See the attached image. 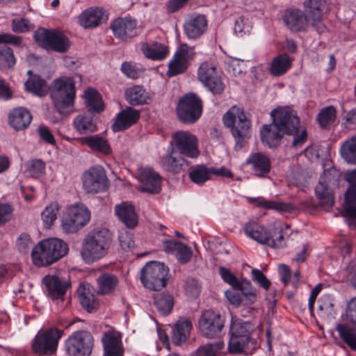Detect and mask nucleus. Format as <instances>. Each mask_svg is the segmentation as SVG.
Wrapping results in <instances>:
<instances>
[{
    "instance_id": "obj_1",
    "label": "nucleus",
    "mask_w": 356,
    "mask_h": 356,
    "mask_svg": "<svg viewBox=\"0 0 356 356\" xmlns=\"http://www.w3.org/2000/svg\"><path fill=\"white\" fill-rule=\"evenodd\" d=\"M273 122L260 130L262 143L268 147H276L284 134L293 136L292 146H301L307 139L306 129L300 126L297 114L289 108H279L270 113Z\"/></svg>"
},
{
    "instance_id": "obj_2",
    "label": "nucleus",
    "mask_w": 356,
    "mask_h": 356,
    "mask_svg": "<svg viewBox=\"0 0 356 356\" xmlns=\"http://www.w3.org/2000/svg\"><path fill=\"white\" fill-rule=\"evenodd\" d=\"M111 243V236L106 228L94 229L88 233L82 242L81 256L87 264H92L104 258Z\"/></svg>"
},
{
    "instance_id": "obj_3",
    "label": "nucleus",
    "mask_w": 356,
    "mask_h": 356,
    "mask_svg": "<svg viewBox=\"0 0 356 356\" xmlns=\"http://www.w3.org/2000/svg\"><path fill=\"white\" fill-rule=\"evenodd\" d=\"M68 246L63 240L57 238L41 241L31 252L33 264L38 267L48 266L67 254Z\"/></svg>"
},
{
    "instance_id": "obj_4",
    "label": "nucleus",
    "mask_w": 356,
    "mask_h": 356,
    "mask_svg": "<svg viewBox=\"0 0 356 356\" xmlns=\"http://www.w3.org/2000/svg\"><path fill=\"white\" fill-rule=\"evenodd\" d=\"M84 97L88 110L78 115L73 121L74 128L81 134L97 131V127L94 113H99L104 110L101 97L95 90L92 88L86 90Z\"/></svg>"
},
{
    "instance_id": "obj_5",
    "label": "nucleus",
    "mask_w": 356,
    "mask_h": 356,
    "mask_svg": "<svg viewBox=\"0 0 356 356\" xmlns=\"http://www.w3.org/2000/svg\"><path fill=\"white\" fill-rule=\"evenodd\" d=\"M224 124L231 128V133L236 140L234 149L239 150L248 143L250 138V120L243 109L232 107L223 116Z\"/></svg>"
},
{
    "instance_id": "obj_6",
    "label": "nucleus",
    "mask_w": 356,
    "mask_h": 356,
    "mask_svg": "<svg viewBox=\"0 0 356 356\" xmlns=\"http://www.w3.org/2000/svg\"><path fill=\"white\" fill-rule=\"evenodd\" d=\"M51 97L60 114L70 113L75 97V86L72 79L63 76L54 80L51 87Z\"/></svg>"
},
{
    "instance_id": "obj_7",
    "label": "nucleus",
    "mask_w": 356,
    "mask_h": 356,
    "mask_svg": "<svg viewBox=\"0 0 356 356\" xmlns=\"http://www.w3.org/2000/svg\"><path fill=\"white\" fill-rule=\"evenodd\" d=\"M244 232L253 240L273 248H282L285 245L284 232L282 227L274 226L266 229L255 222H248L244 227Z\"/></svg>"
},
{
    "instance_id": "obj_8",
    "label": "nucleus",
    "mask_w": 356,
    "mask_h": 356,
    "mask_svg": "<svg viewBox=\"0 0 356 356\" xmlns=\"http://www.w3.org/2000/svg\"><path fill=\"white\" fill-rule=\"evenodd\" d=\"M33 37L39 46L58 53L67 51L71 46L69 38L57 29L41 28L35 31Z\"/></svg>"
},
{
    "instance_id": "obj_9",
    "label": "nucleus",
    "mask_w": 356,
    "mask_h": 356,
    "mask_svg": "<svg viewBox=\"0 0 356 356\" xmlns=\"http://www.w3.org/2000/svg\"><path fill=\"white\" fill-rule=\"evenodd\" d=\"M339 173L334 168L325 170L320 177L314 191L319 204L324 209H330L334 204V188L337 185Z\"/></svg>"
},
{
    "instance_id": "obj_10",
    "label": "nucleus",
    "mask_w": 356,
    "mask_h": 356,
    "mask_svg": "<svg viewBox=\"0 0 356 356\" xmlns=\"http://www.w3.org/2000/svg\"><path fill=\"white\" fill-rule=\"evenodd\" d=\"M168 268L159 261H150L140 270V281L145 287L158 291L166 284Z\"/></svg>"
},
{
    "instance_id": "obj_11",
    "label": "nucleus",
    "mask_w": 356,
    "mask_h": 356,
    "mask_svg": "<svg viewBox=\"0 0 356 356\" xmlns=\"http://www.w3.org/2000/svg\"><path fill=\"white\" fill-rule=\"evenodd\" d=\"M64 331L56 327H51L40 331L32 341L33 351L39 355H51L58 348L59 339Z\"/></svg>"
},
{
    "instance_id": "obj_12",
    "label": "nucleus",
    "mask_w": 356,
    "mask_h": 356,
    "mask_svg": "<svg viewBox=\"0 0 356 356\" xmlns=\"http://www.w3.org/2000/svg\"><path fill=\"white\" fill-rule=\"evenodd\" d=\"M202 101L194 93L182 97L177 106L179 120L185 124L195 123L202 114Z\"/></svg>"
},
{
    "instance_id": "obj_13",
    "label": "nucleus",
    "mask_w": 356,
    "mask_h": 356,
    "mask_svg": "<svg viewBox=\"0 0 356 356\" xmlns=\"http://www.w3.org/2000/svg\"><path fill=\"white\" fill-rule=\"evenodd\" d=\"M93 346V337L86 330L73 332L65 343V351L69 356H89Z\"/></svg>"
},
{
    "instance_id": "obj_14",
    "label": "nucleus",
    "mask_w": 356,
    "mask_h": 356,
    "mask_svg": "<svg viewBox=\"0 0 356 356\" xmlns=\"http://www.w3.org/2000/svg\"><path fill=\"white\" fill-rule=\"evenodd\" d=\"M83 188L88 193H98L108 188V179L104 169L95 165L82 175Z\"/></svg>"
},
{
    "instance_id": "obj_15",
    "label": "nucleus",
    "mask_w": 356,
    "mask_h": 356,
    "mask_svg": "<svg viewBox=\"0 0 356 356\" xmlns=\"http://www.w3.org/2000/svg\"><path fill=\"white\" fill-rule=\"evenodd\" d=\"M195 55L194 47H189L185 43L180 44L168 64L167 75L172 77L184 73L189 67Z\"/></svg>"
},
{
    "instance_id": "obj_16",
    "label": "nucleus",
    "mask_w": 356,
    "mask_h": 356,
    "mask_svg": "<svg viewBox=\"0 0 356 356\" xmlns=\"http://www.w3.org/2000/svg\"><path fill=\"white\" fill-rule=\"evenodd\" d=\"M170 146L176 148L180 155L197 158L200 154L197 138L188 131H179L172 135Z\"/></svg>"
},
{
    "instance_id": "obj_17",
    "label": "nucleus",
    "mask_w": 356,
    "mask_h": 356,
    "mask_svg": "<svg viewBox=\"0 0 356 356\" xmlns=\"http://www.w3.org/2000/svg\"><path fill=\"white\" fill-rule=\"evenodd\" d=\"M223 327L224 318L213 310L204 311L199 319L200 331L207 338L220 337Z\"/></svg>"
},
{
    "instance_id": "obj_18",
    "label": "nucleus",
    "mask_w": 356,
    "mask_h": 356,
    "mask_svg": "<svg viewBox=\"0 0 356 356\" xmlns=\"http://www.w3.org/2000/svg\"><path fill=\"white\" fill-rule=\"evenodd\" d=\"M198 79L213 95H220L225 90V84L216 67L207 62L202 63L198 69Z\"/></svg>"
},
{
    "instance_id": "obj_19",
    "label": "nucleus",
    "mask_w": 356,
    "mask_h": 356,
    "mask_svg": "<svg viewBox=\"0 0 356 356\" xmlns=\"http://www.w3.org/2000/svg\"><path fill=\"white\" fill-rule=\"evenodd\" d=\"M345 179L349 188L345 193V217L349 226L356 227V169L348 172Z\"/></svg>"
},
{
    "instance_id": "obj_20",
    "label": "nucleus",
    "mask_w": 356,
    "mask_h": 356,
    "mask_svg": "<svg viewBox=\"0 0 356 356\" xmlns=\"http://www.w3.org/2000/svg\"><path fill=\"white\" fill-rule=\"evenodd\" d=\"M304 8L310 25L318 33H323L325 29L323 20L327 10L326 0H305Z\"/></svg>"
},
{
    "instance_id": "obj_21",
    "label": "nucleus",
    "mask_w": 356,
    "mask_h": 356,
    "mask_svg": "<svg viewBox=\"0 0 356 356\" xmlns=\"http://www.w3.org/2000/svg\"><path fill=\"white\" fill-rule=\"evenodd\" d=\"M48 296L53 300H63L67 290L71 286L69 280L61 279L56 275H47L42 280Z\"/></svg>"
},
{
    "instance_id": "obj_22",
    "label": "nucleus",
    "mask_w": 356,
    "mask_h": 356,
    "mask_svg": "<svg viewBox=\"0 0 356 356\" xmlns=\"http://www.w3.org/2000/svg\"><path fill=\"white\" fill-rule=\"evenodd\" d=\"M138 179L140 182L142 191L156 194L161 189V177L158 172L153 169L146 168L141 170L138 175Z\"/></svg>"
},
{
    "instance_id": "obj_23",
    "label": "nucleus",
    "mask_w": 356,
    "mask_h": 356,
    "mask_svg": "<svg viewBox=\"0 0 356 356\" xmlns=\"http://www.w3.org/2000/svg\"><path fill=\"white\" fill-rule=\"evenodd\" d=\"M207 29V19L204 15L193 14L186 19L184 24V30L190 39L200 37Z\"/></svg>"
},
{
    "instance_id": "obj_24",
    "label": "nucleus",
    "mask_w": 356,
    "mask_h": 356,
    "mask_svg": "<svg viewBox=\"0 0 356 356\" xmlns=\"http://www.w3.org/2000/svg\"><path fill=\"white\" fill-rule=\"evenodd\" d=\"M257 340L252 337L229 338L228 350L230 353L248 355L257 349Z\"/></svg>"
},
{
    "instance_id": "obj_25",
    "label": "nucleus",
    "mask_w": 356,
    "mask_h": 356,
    "mask_svg": "<svg viewBox=\"0 0 356 356\" xmlns=\"http://www.w3.org/2000/svg\"><path fill=\"white\" fill-rule=\"evenodd\" d=\"M79 302L88 312L97 310L99 302L97 298L98 291L88 283H81L77 290Z\"/></svg>"
},
{
    "instance_id": "obj_26",
    "label": "nucleus",
    "mask_w": 356,
    "mask_h": 356,
    "mask_svg": "<svg viewBox=\"0 0 356 356\" xmlns=\"http://www.w3.org/2000/svg\"><path fill=\"white\" fill-rule=\"evenodd\" d=\"M136 27V21L127 17L118 18L111 24V29L114 35L121 40H127L134 37Z\"/></svg>"
},
{
    "instance_id": "obj_27",
    "label": "nucleus",
    "mask_w": 356,
    "mask_h": 356,
    "mask_svg": "<svg viewBox=\"0 0 356 356\" xmlns=\"http://www.w3.org/2000/svg\"><path fill=\"white\" fill-rule=\"evenodd\" d=\"M284 21L287 27L294 32L305 31L310 24L309 17L299 9H289L286 11Z\"/></svg>"
},
{
    "instance_id": "obj_28",
    "label": "nucleus",
    "mask_w": 356,
    "mask_h": 356,
    "mask_svg": "<svg viewBox=\"0 0 356 356\" xmlns=\"http://www.w3.org/2000/svg\"><path fill=\"white\" fill-rule=\"evenodd\" d=\"M245 163L252 166V170L257 177H264L270 171L271 165L270 159L263 153L255 152L251 154Z\"/></svg>"
},
{
    "instance_id": "obj_29",
    "label": "nucleus",
    "mask_w": 356,
    "mask_h": 356,
    "mask_svg": "<svg viewBox=\"0 0 356 356\" xmlns=\"http://www.w3.org/2000/svg\"><path fill=\"white\" fill-rule=\"evenodd\" d=\"M185 162L186 160L179 155V152L175 149L174 147L170 145L160 161L161 165L165 170L173 173L179 172Z\"/></svg>"
},
{
    "instance_id": "obj_30",
    "label": "nucleus",
    "mask_w": 356,
    "mask_h": 356,
    "mask_svg": "<svg viewBox=\"0 0 356 356\" xmlns=\"http://www.w3.org/2000/svg\"><path fill=\"white\" fill-rule=\"evenodd\" d=\"M192 327L193 325L189 318H180L171 327L170 338L172 343L179 346L185 342L191 333Z\"/></svg>"
},
{
    "instance_id": "obj_31",
    "label": "nucleus",
    "mask_w": 356,
    "mask_h": 356,
    "mask_svg": "<svg viewBox=\"0 0 356 356\" xmlns=\"http://www.w3.org/2000/svg\"><path fill=\"white\" fill-rule=\"evenodd\" d=\"M139 118L140 112L138 111L131 107H127L118 114L115 121L112 125V129L115 132L123 131L135 124Z\"/></svg>"
},
{
    "instance_id": "obj_32",
    "label": "nucleus",
    "mask_w": 356,
    "mask_h": 356,
    "mask_svg": "<svg viewBox=\"0 0 356 356\" xmlns=\"http://www.w3.org/2000/svg\"><path fill=\"white\" fill-rule=\"evenodd\" d=\"M31 120V114L24 107L13 108L8 115L10 125L17 131L26 129Z\"/></svg>"
},
{
    "instance_id": "obj_33",
    "label": "nucleus",
    "mask_w": 356,
    "mask_h": 356,
    "mask_svg": "<svg viewBox=\"0 0 356 356\" xmlns=\"http://www.w3.org/2000/svg\"><path fill=\"white\" fill-rule=\"evenodd\" d=\"M115 212L119 220L128 228H134L138 224V216L133 205L122 202L115 207Z\"/></svg>"
},
{
    "instance_id": "obj_34",
    "label": "nucleus",
    "mask_w": 356,
    "mask_h": 356,
    "mask_svg": "<svg viewBox=\"0 0 356 356\" xmlns=\"http://www.w3.org/2000/svg\"><path fill=\"white\" fill-rule=\"evenodd\" d=\"M141 51L147 58L153 60H161L169 53L168 47L156 42H145L142 44Z\"/></svg>"
},
{
    "instance_id": "obj_35",
    "label": "nucleus",
    "mask_w": 356,
    "mask_h": 356,
    "mask_svg": "<svg viewBox=\"0 0 356 356\" xmlns=\"http://www.w3.org/2000/svg\"><path fill=\"white\" fill-rule=\"evenodd\" d=\"M104 16L102 9L90 8L84 10L79 17V24L85 29L96 27Z\"/></svg>"
},
{
    "instance_id": "obj_36",
    "label": "nucleus",
    "mask_w": 356,
    "mask_h": 356,
    "mask_svg": "<svg viewBox=\"0 0 356 356\" xmlns=\"http://www.w3.org/2000/svg\"><path fill=\"white\" fill-rule=\"evenodd\" d=\"M106 356H123L120 339L113 333H105L102 339Z\"/></svg>"
},
{
    "instance_id": "obj_37",
    "label": "nucleus",
    "mask_w": 356,
    "mask_h": 356,
    "mask_svg": "<svg viewBox=\"0 0 356 356\" xmlns=\"http://www.w3.org/2000/svg\"><path fill=\"white\" fill-rule=\"evenodd\" d=\"M26 90L38 97L45 96L49 87L46 81L38 74L31 76L24 83Z\"/></svg>"
},
{
    "instance_id": "obj_38",
    "label": "nucleus",
    "mask_w": 356,
    "mask_h": 356,
    "mask_svg": "<svg viewBox=\"0 0 356 356\" xmlns=\"http://www.w3.org/2000/svg\"><path fill=\"white\" fill-rule=\"evenodd\" d=\"M336 330L341 339L351 350L356 351V329L346 323H338Z\"/></svg>"
},
{
    "instance_id": "obj_39",
    "label": "nucleus",
    "mask_w": 356,
    "mask_h": 356,
    "mask_svg": "<svg viewBox=\"0 0 356 356\" xmlns=\"http://www.w3.org/2000/svg\"><path fill=\"white\" fill-rule=\"evenodd\" d=\"M83 227L90 220V213L81 203H76L67 209V214Z\"/></svg>"
},
{
    "instance_id": "obj_40",
    "label": "nucleus",
    "mask_w": 356,
    "mask_h": 356,
    "mask_svg": "<svg viewBox=\"0 0 356 356\" xmlns=\"http://www.w3.org/2000/svg\"><path fill=\"white\" fill-rule=\"evenodd\" d=\"M254 327L248 321L235 320L232 321L229 333V338L252 337Z\"/></svg>"
},
{
    "instance_id": "obj_41",
    "label": "nucleus",
    "mask_w": 356,
    "mask_h": 356,
    "mask_svg": "<svg viewBox=\"0 0 356 356\" xmlns=\"http://www.w3.org/2000/svg\"><path fill=\"white\" fill-rule=\"evenodd\" d=\"M125 97L131 105L137 106L145 104L148 97L143 87L134 86L126 90Z\"/></svg>"
},
{
    "instance_id": "obj_42",
    "label": "nucleus",
    "mask_w": 356,
    "mask_h": 356,
    "mask_svg": "<svg viewBox=\"0 0 356 356\" xmlns=\"http://www.w3.org/2000/svg\"><path fill=\"white\" fill-rule=\"evenodd\" d=\"M211 170L205 165H197L191 168L188 176L194 184L203 185L211 179Z\"/></svg>"
},
{
    "instance_id": "obj_43",
    "label": "nucleus",
    "mask_w": 356,
    "mask_h": 356,
    "mask_svg": "<svg viewBox=\"0 0 356 356\" xmlns=\"http://www.w3.org/2000/svg\"><path fill=\"white\" fill-rule=\"evenodd\" d=\"M154 305L160 314L167 316L172 310L174 300L168 293H159L154 296Z\"/></svg>"
},
{
    "instance_id": "obj_44",
    "label": "nucleus",
    "mask_w": 356,
    "mask_h": 356,
    "mask_svg": "<svg viewBox=\"0 0 356 356\" xmlns=\"http://www.w3.org/2000/svg\"><path fill=\"white\" fill-rule=\"evenodd\" d=\"M82 143L87 145L92 149L98 151L104 154L111 153V147L108 141L99 136L84 137L81 138Z\"/></svg>"
},
{
    "instance_id": "obj_45",
    "label": "nucleus",
    "mask_w": 356,
    "mask_h": 356,
    "mask_svg": "<svg viewBox=\"0 0 356 356\" xmlns=\"http://www.w3.org/2000/svg\"><path fill=\"white\" fill-rule=\"evenodd\" d=\"M291 66V61L286 54L276 56L272 61L270 73L274 76L285 74Z\"/></svg>"
},
{
    "instance_id": "obj_46",
    "label": "nucleus",
    "mask_w": 356,
    "mask_h": 356,
    "mask_svg": "<svg viewBox=\"0 0 356 356\" xmlns=\"http://www.w3.org/2000/svg\"><path fill=\"white\" fill-rule=\"evenodd\" d=\"M238 289L244 298V305H252L256 302L257 298V291L252 286L251 282L247 280H243L238 282L235 288Z\"/></svg>"
},
{
    "instance_id": "obj_47",
    "label": "nucleus",
    "mask_w": 356,
    "mask_h": 356,
    "mask_svg": "<svg viewBox=\"0 0 356 356\" xmlns=\"http://www.w3.org/2000/svg\"><path fill=\"white\" fill-rule=\"evenodd\" d=\"M340 153L347 163L356 164V136L346 140L341 145Z\"/></svg>"
},
{
    "instance_id": "obj_48",
    "label": "nucleus",
    "mask_w": 356,
    "mask_h": 356,
    "mask_svg": "<svg viewBox=\"0 0 356 356\" xmlns=\"http://www.w3.org/2000/svg\"><path fill=\"white\" fill-rule=\"evenodd\" d=\"M97 281L99 286L98 293L102 295L110 293L118 284L116 276L109 273L102 274Z\"/></svg>"
},
{
    "instance_id": "obj_49",
    "label": "nucleus",
    "mask_w": 356,
    "mask_h": 356,
    "mask_svg": "<svg viewBox=\"0 0 356 356\" xmlns=\"http://www.w3.org/2000/svg\"><path fill=\"white\" fill-rule=\"evenodd\" d=\"M336 118V109L330 106L323 108L318 115V121L322 128L333 123Z\"/></svg>"
},
{
    "instance_id": "obj_50",
    "label": "nucleus",
    "mask_w": 356,
    "mask_h": 356,
    "mask_svg": "<svg viewBox=\"0 0 356 356\" xmlns=\"http://www.w3.org/2000/svg\"><path fill=\"white\" fill-rule=\"evenodd\" d=\"M26 170L33 177H39L45 172V163L39 159L29 161L26 164Z\"/></svg>"
},
{
    "instance_id": "obj_51",
    "label": "nucleus",
    "mask_w": 356,
    "mask_h": 356,
    "mask_svg": "<svg viewBox=\"0 0 356 356\" xmlns=\"http://www.w3.org/2000/svg\"><path fill=\"white\" fill-rule=\"evenodd\" d=\"M15 64V58L13 51L10 47L0 49V67H10Z\"/></svg>"
},
{
    "instance_id": "obj_52",
    "label": "nucleus",
    "mask_w": 356,
    "mask_h": 356,
    "mask_svg": "<svg viewBox=\"0 0 356 356\" xmlns=\"http://www.w3.org/2000/svg\"><path fill=\"white\" fill-rule=\"evenodd\" d=\"M58 211V204L56 202L51 203L49 205L46 207L44 210L41 213L43 222L49 226L51 225L56 219Z\"/></svg>"
},
{
    "instance_id": "obj_53",
    "label": "nucleus",
    "mask_w": 356,
    "mask_h": 356,
    "mask_svg": "<svg viewBox=\"0 0 356 356\" xmlns=\"http://www.w3.org/2000/svg\"><path fill=\"white\" fill-rule=\"evenodd\" d=\"M185 290L188 296L197 298L201 292V284L197 279L188 277L186 281Z\"/></svg>"
},
{
    "instance_id": "obj_54",
    "label": "nucleus",
    "mask_w": 356,
    "mask_h": 356,
    "mask_svg": "<svg viewBox=\"0 0 356 356\" xmlns=\"http://www.w3.org/2000/svg\"><path fill=\"white\" fill-rule=\"evenodd\" d=\"M34 26L28 19H15L12 22V29L15 33H24L33 29Z\"/></svg>"
},
{
    "instance_id": "obj_55",
    "label": "nucleus",
    "mask_w": 356,
    "mask_h": 356,
    "mask_svg": "<svg viewBox=\"0 0 356 356\" xmlns=\"http://www.w3.org/2000/svg\"><path fill=\"white\" fill-rule=\"evenodd\" d=\"M222 343H208L198 348L196 351L197 356H214L221 349Z\"/></svg>"
},
{
    "instance_id": "obj_56",
    "label": "nucleus",
    "mask_w": 356,
    "mask_h": 356,
    "mask_svg": "<svg viewBox=\"0 0 356 356\" xmlns=\"http://www.w3.org/2000/svg\"><path fill=\"white\" fill-rule=\"evenodd\" d=\"M251 25L248 19L244 17H241L235 22L234 32L242 37L250 31Z\"/></svg>"
},
{
    "instance_id": "obj_57",
    "label": "nucleus",
    "mask_w": 356,
    "mask_h": 356,
    "mask_svg": "<svg viewBox=\"0 0 356 356\" xmlns=\"http://www.w3.org/2000/svg\"><path fill=\"white\" fill-rule=\"evenodd\" d=\"M33 241L27 233H22L16 241L17 250L21 252H26L32 246Z\"/></svg>"
},
{
    "instance_id": "obj_58",
    "label": "nucleus",
    "mask_w": 356,
    "mask_h": 356,
    "mask_svg": "<svg viewBox=\"0 0 356 356\" xmlns=\"http://www.w3.org/2000/svg\"><path fill=\"white\" fill-rule=\"evenodd\" d=\"M225 296L229 302L236 307L239 306L243 302L244 303V298L238 289L232 287L231 289H229L225 292Z\"/></svg>"
},
{
    "instance_id": "obj_59",
    "label": "nucleus",
    "mask_w": 356,
    "mask_h": 356,
    "mask_svg": "<svg viewBox=\"0 0 356 356\" xmlns=\"http://www.w3.org/2000/svg\"><path fill=\"white\" fill-rule=\"evenodd\" d=\"M346 318L348 322L356 327V298L348 302L346 307Z\"/></svg>"
},
{
    "instance_id": "obj_60",
    "label": "nucleus",
    "mask_w": 356,
    "mask_h": 356,
    "mask_svg": "<svg viewBox=\"0 0 356 356\" xmlns=\"http://www.w3.org/2000/svg\"><path fill=\"white\" fill-rule=\"evenodd\" d=\"M192 256L191 248L183 243L180 245L176 252L177 260L182 264L188 263Z\"/></svg>"
},
{
    "instance_id": "obj_61",
    "label": "nucleus",
    "mask_w": 356,
    "mask_h": 356,
    "mask_svg": "<svg viewBox=\"0 0 356 356\" xmlns=\"http://www.w3.org/2000/svg\"><path fill=\"white\" fill-rule=\"evenodd\" d=\"M62 228L66 233H73L78 231L83 226L77 224L74 220L67 215L65 216L62 219Z\"/></svg>"
},
{
    "instance_id": "obj_62",
    "label": "nucleus",
    "mask_w": 356,
    "mask_h": 356,
    "mask_svg": "<svg viewBox=\"0 0 356 356\" xmlns=\"http://www.w3.org/2000/svg\"><path fill=\"white\" fill-rule=\"evenodd\" d=\"M220 275L222 280L229 284L232 287L236 288L240 282L238 278L225 267L219 268Z\"/></svg>"
},
{
    "instance_id": "obj_63",
    "label": "nucleus",
    "mask_w": 356,
    "mask_h": 356,
    "mask_svg": "<svg viewBox=\"0 0 356 356\" xmlns=\"http://www.w3.org/2000/svg\"><path fill=\"white\" fill-rule=\"evenodd\" d=\"M252 279L257 282L261 287L266 290L268 289L270 286V282L264 275V273L257 269L252 270Z\"/></svg>"
},
{
    "instance_id": "obj_64",
    "label": "nucleus",
    "mask_w": 356,
    "mask_h": 356,
    "mask_svg": "<svg viewBox=\"0 0 356 356\" xmlns=\"http://www.w3.org/2000/svg\"><path fill=\"white\" fill-rule=\"evenodd\" d=\"M38 133L40 138L49 145H55L56 140L50 129L45 126H40L38 128Z\"/></svg>"
}]
</instances>
